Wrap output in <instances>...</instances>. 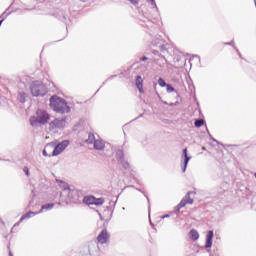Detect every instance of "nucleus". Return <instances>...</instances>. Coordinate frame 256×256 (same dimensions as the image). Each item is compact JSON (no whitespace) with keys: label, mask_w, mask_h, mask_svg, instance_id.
<instances>
[{"label":"nucleus","mask_w":256,"mask_h":256,"mask_svg":"<svg viewBox=\"0 0 256 256\" xmlns=\"http://www.w3.org/2000/svg\"><path fill=\"white\" fill-rule=\"evenodd\" d=\"M158 84L160 87H166L167 83H165V80L163 78L158 79Z\"/></svg>","instance_id":"obj_20"},{"label":"nucleus","mask_w":256,"mask_h":256,"mask_svg":"<svg viewBox=\"0 0 256 256\" xmlns=\"http://www.w3.org/2000/svg\"><path fill=\"white\" fill-rule=\"evenodd\" d=\"M49 119H51V115H49L47 111L38 109L36 111V116L30 117V124L32 127L37 125H47V123H49Z\"/></svg>","instance_id":"obj_2"},{"label":"nucleus","mask_w":256,"mask_h":256,"mask_svg":"<svg viewBox=\"0 0 256 256\" xmlns=\"http://www.w3.org/2000/svg\"><path fill=\"white\" fill-rule=\"evenodd\" d=\"M132 5H138L139 0H128Z\"/></svg>","instance_id":"obj_22"},{"label":"nucleus","mask_w":256,"mask_h":256,"mask_svg":"<svg viewBox=\"0 0 256 256\" xmlns=\"http://www.w3.org/2000/svg\"><path fill=\"white\" fill-rule=\"evenodd\" d=\"M109 232H107V229L102 230L101 233L97 236V241L101 245H105L109 241Z\"/></svg>","instance_id":"obj_7"},{"label":"nucleus","mask_w":256,"mask_h":256,"mask_svg":"<svg viewBox=\"0 0 256 256\" xmlns=\"http://www.w3.org/2000/svg\"><path fill=\"white\" fill-rule=\"evenodd\" d=\"M23 171H24L25 175H27V177H29V168L28 167H24Z\"/></svg>","instance_id":"obj_23"},{"label":"nucleus","mask_w":256,"mask_h":256,"mask_svg":"<svg viewBox=\"0 0 256 256\" xmlns=\"http://www.w3.org/2000/svg\"><path fill=\"white\" fill-rule=\"evenodd\" d=\"M189 237H190V239H192V241H197V239H199V232H197V230H195V229H192L189 232Z\"/></svg>","instance_id":"obj_15"},{"label":"nucleus","mask_w":256,"mask_h":256,"mask_svg":"<svg viewBox=\"0 0 256 256\" xmlns=\"http://www.w3.org/2000/svg\"><path fill=\"white\" fill-rule=\"evenodd\" d=\"M67 147H69V141L68 140H64L61 143H59L53 150L52 155L53 157H57V155H61V153H63V151H65V149H67Z\"/></svg>","instance_id":"obj_5"},{"label":"nucleus","mask_w":256,"mask_h":256,"mask_svg":"<svg viewBox=\"0 0 256 256\" xmlns=\"http://www.w3.org/2000/svg\"><path fill=\"white\" fill-rule=\"evenodd\" d=\"M194 125L195 127H203L205 125V120L203 119L195 120Z\"/></svg>","instance_id":"obj_18"},{"label":"nucleus","mask_w":256,"mask_h":256,"mask_svg":"<svg viewBox=\"0 0 256 256\" xmlns=\"http://www.w3.org/2000/svg\"><path fill=\"white\" fill-rule=\"evenodd\" d=\"M193 192H188L183 199L180 201V203L176 206V211H181L183 207L186 205H193V198H191V194Z\"/></svg>","instance_id":"obj_4"},{"label":"nucleus","mask_w":256,"mask_h":256,"mask_svg":"<svg viewBox=\"0 0 256 256\" xmlns=\"http://www.w3.org/2000/svg\"><path fill=\"white\" fill-rule=\"evenodd\" d=\"M56 181H57V183L64 184V189H69V184L68 183L63 182L62 180H56Z\"/></svg>","instance_id":"obj_21"},{"label":"nucleus","mask_w":256,"mask_h":256,"mask_svg":"<svg viewBox=\"0 0 256 256\" xmlns=\"http://www.w3.org/2000/svg\"><path fill=\"white\" fill-rule=\"evenodd\" d=\"M33 215H39V212H28L26 214H24L21 218H20V222L25 221V219H31V217H33Z\"/></svg>","instance_id":"obj_14"},{"label":"nucleus","mask_w":256,"mask_h":256,"mask_svg":"<svg viewBox=\"0 0 256 256\" xmlns=\"http://www.w3.org/2000/svg\"><path fill=\"white\" fill-rule=\"evenodd\" d=\"M103 203H105V198H94V205L96 207L103 205Z\"/></svg>","instance_id":"obj_16"},{"label":"nucleus","mask_w":256,"mask_h":256,"mask_svg":"<svg viewBox=\"0 0 256 256\" xmlns=\"http://www.w3.org/2000/svg\"><path fill=\"white\" fill-rule=\"evenodd\" d=\"M94 149H97L98 151L105 149V142H103V140H95Z\"/></svg>","instance_id":"obj_11"},{"label":"nucleus","mask_w":256,"mask_h":256,"mask_svg":"<svg viewBox=\"0 0 256 256\" xmlns=\"http://www.w3.org/2000/svg\"><path fill=\"white\" fill-rule=\"evenodd\" d=\"M30 91L33 97H43L47 94V87L41 81H34L30 85Z\"/></svg>","instance_id":"obj_3"},{"label":"nucleus","mask_w":256,"mask_h":256,"mask_svg":"<svg viewBox=\"0 0 256 256\" xmlns=\"http://www.w3.org/2000/svg\"><path fill=\"white\" fill-rule=\"evenodd\" d=\"M167 88L169 91H174L173 87H170L169 85H167Z\"/></svg>","instance_id":"obj_26"},{"label":"nucleus","mask_w":256,"mask_h":256,"mask_svg":"<svg viewBox=\"0 0 256 256\" xmlns=\"http://www.w3.org/2000/svg\"><path fill=\"white\" fill-rule=\"evenodd\" d=\"M44 157H49V154H47V150H43Z\"/></svg>","instance_id":"obj_24"},{"label":"nucleus","mask_w":256,"mask_h":256,"mask_svg":"<svg viewBox=\"0 0 256 256\" xmlns=\"http://www.w3.org/2000/svg\"><path fill=\"white\" fill-rule=\"evenodd\" d=\"M188 63L189 65H199V63H201V57L198 55H192L189 57Z\"/></svg>","instance_id":"obj_8"},{"label":"nucleus","mask_w":256,"mask_h":256,"mask_svg":"<svg viewBox=\"0 0 256 256\" xmlns=\"http://www.w3.org/2000/svg\"><path fill=\"white\" fill-rule=\"evenodd\" d=\"M183 155H184V157H185V159H184L183 173H185V171L187 170V165H188V163H189V160L191 159V157H188V156H187V148H185V149L183 150Z\"/></svg>","instance_id":"obj_13"},{"label":"nucleus","mask_w":256,"mask_h":256,"mask_svg":"<svg viewBox=\"0 0 256 256\" xmlns=\"http://www.w3.org/2000/svg\"><path fill=\"white\" fill-rule=\"evenodd\" d=\"M83 203H85V205H94L95 197L94 196H85L83 198Z\"/></svg>","instance_id":"obj_12"},{"label":"nucleus","mask_w":256,"mask_h":256,"mask_svg":"<svg viewBox=\"0 0 256 256\" xmlns=\"http://www.w3.org/2000/svg\"><path fill=\"white\" fill-rule=\"evenodd\" d=\"M136 87L139 93H145V91L143 90V78L141 76L136 77Z\"/></svg>","instance_id":"obj_10"},{"label":"nucleus","mask_w":256,"mask_h":256,"mask_svg":"<svg viewBox=\"0 0 256 256\" xmlns=\"http://www.w3.org/2000/svg\"><path fill=\"white\" fill-rule=\"evenodd\" d=\"M93 141H95V135L90 133L88 135L87 143H93Z\"/></svg>","instance_id":"obj_19"},{"label":"nucleus","mask_w":256,"mask_h":256,"mask_svg":"<svg viewBox=\"0 0 256 256\" xmlns=\"http://www.w3.org/2000/svg\"><path fill=\"white\" fill-rule=\"evenodd\" d=\"M50 107L56 113H69V106L65 99L55 95L50 98Z\"/></svg>","instance_id":"obj_1"},{"label":"nucleus","mask_w":256,"mask_h":256,"mask_svg":"<svg viewBox=\"0 0 256 256\" xmlns=\"http://www.w3.org/2000/svg\"><path fill=\"white\" fill-rule=\"evenodd\" d=\"M9 256H13V253L11 251H9Z\"/></svg>","instance_id":"obj_27"},{"label":"nucleus","mask_w":256,"mask_h":256,"mask_svg":"<svg viewBox=\"0 0 256 256\" xmlns=\"http://www.w3.org/2000/svg\"><path fill=\"white\" fill-rule=\"evenodd\" d=\"M140 61H147V57H142V58H140Z\"/></svg>","instance_id":"obj_25"},{"label":"nucleus","mask_w":256,"mask_h":256,"mask_svg":"<svg viewBox=\"0 0 256 256\" xmlns=\"http://www.w3.org/2000/svg\"><path fill=\"white\" fill-rule=\"evenodd\" d=\"M65 127V120L63 119H54L49 123L50 131H57V129H63Z\"/></svg>","instance_id":"obj_6"},{"label":"nucleus","mask_w":256,"mask_h":256,"mask_svg":"<svg viewBox=\"0 0 256 256\" xmlns=\"http://www.w3.org/2000/svg\"><path fill=\"white\" fill-rule=\"evenodd\" d=\"M53 207H55V204H53V203L52 204L43 205L38 213H43L44 209H53Z\"/></svg>","instance_id":"obj_17"},{"label":"nucleus","mask_w":256,"mask_h":256,"mask_svg":"<svg viewBox=\"0 0 256 256\" xmlns=\"http://www.w3.org/2000/svg\"><path fill=\"white\" fill-rule=\"evenodd\" d=\"M213 245V231H208L207 236H206V249H209Z\"/></svg>","instance_id":"obj_9"}]
</instances>
